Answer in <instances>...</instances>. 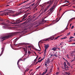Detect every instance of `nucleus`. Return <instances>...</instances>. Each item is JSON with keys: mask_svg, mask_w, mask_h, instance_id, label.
Segmentation results:
<instances>
[{"mask_svg": "<svg viewBox=\"0 0 75 75\" xmlns=\"http://www.w3.org/2000/svg\"><path fill=\"white\" fill-rule=\"evenodd\" d=\"M72 40H70L69 41H68V42H72Z\"/></svg>", "mask_w": 75, "mask_h": 75, "instance_id": "obj_32", "label": "nucleus"}, {"mask_svg": "<svg viewBox=\"0 0 75 75\" xmlns=\"http://www.w3.org/2000/svg\"><path fill=\"white\" fill-rule=\"evenodd\" d=\"M29 70V69L28 68H27V69H26L25 71L26 72L27 71H28Z\"/></svg>", "mask_w": 75, "mask_h": 75, "instance_id": "obj_33", "label": "nucleus"}, {"mask_svg": "<svg viewBox=\"0 0 75 75\" xmlns=\"http://www.w3.org/2000/svg\"><path fill=\"white\" fill-rule=\"evenodd\" d=\"M64 66L65 69H66V70H67V69L69 68L68 66L66 65V63L65 62H64Z\"/></svg>", "mask_w": 75, "mask_h": 75, "instance_id": "obj_6", "label": "nucleus"}, {"mask_svg": "<svg viewBox=\"0 0 75 75\" xmlns=\"http://www.w3.org/2000/svg\"><path fill=\"white\" fill-rule=\"evenodd\" d=\"M57 49V48H56L55 47H53L52 49L51 50H53L54 51H56Z\"/></svg>", "mask_w": 75, "mask_h": 75, "instance_id": "obj_12", "label": "nucleus"}, {"mask_svg": "<svg viewBox=\"0 0 75 75\" xmlns=\"http://www.w3.org/2000/svg\"><path fill=\"white\" fill-rule=\"evenodd\" d=\"M31 47V46H28V48H30V47Z\"/></svg>", "mask_w": 75, "mask_h": 75, "instance_id": "obj_53", "label": "nucleus"}, {"mask_svg": "<svg viewBox=\"0 0 75 75\" xmlns=\"http://www.w3.org/2000/svg\"><path fill=\"white\" fill-rule=\"evenodd\" d=\"M4 45H6V43H4Z\"/></svg>", "mask_w": 75, "mask_h": 75, "instance_id": "obj_61", "label": "nucleus"}, {"mask_svg": "<svg viewBox=\"0 0 75 75\" xmlns=\"http://www.w3.org/2000/svg\"><path fill=\"white\" fill-rule=\"evenodd\" d=\"M50 40V38H48L47 39H46V40L47 41H49V40Z\"/></svg>", "mask_w": 75, "mask_h": 75, "instance_id": "obj_40", "label": "nucleus"}, {"mask_svg": "<svg viewBox=\"0 0 75 75\" xmlns=\"http://www.w3.org/2000/svg\"><path fill=\"white\" fill-rule=\"evenodd\" d=\"M5 23L4 22L0 23V25H5Z\"/></svg>", "mask_w": 75, "mask_h": 75, "instance_id": "obj_14", "label": "nucleus"}, {"mask_svg": "<svg viewBox=\"0 0 75 75\" xmlns=\"http://www.w3.org/2000/svg\"><path fill=\"white\" fill-rule=\"evenodd\" d=\"M10 6V5H6V7H7V6Z\"/></svg>", "mask_w": 75, "mask_h": 75, "instance_id": "obj_60", "label": "nucleus"}, {"mask_svg": "<svg viewBox=\"0 0 75 75\" xmlns=\"http://www.w3.org/2000/svg\"><path fill=\"white\" fill-rule=\"evenodd\" d=\"M21 45H30V43H21Z\"/></svg>", "mask_w": 75, "mask_h": 75, "instance_id": "obj_11", "label": "nucleus"}, {"mask_svg": "<svg viewBox=\"0 0 75 75\" xmlns=\"http://www.w3.org/2000/svg\"><path fill=\"white\" fill-rule=\"evenodd\" d=\"M73 54V53H71V56H73V54Z\"/></svg>", "mask_w": 75, "mask_h": 75, "instance_id": "obj_55", "label": "nucleus"}, {"mask_svg": "<svg viewBox=\"0 0 75 75\" xmlns=\"http://www.w3.org/2000/svg\"><path fill=\"white\" fill-rule=\"evenodd\" d=\"M65 38V39L67 38V37H65L64 38Z\"/></svg>", "mask_w": 75, "mask_h": 75, "instance_id": "obj_51", "label": "nucleus"}, {"mask_svg": "<svg viewBox=\"0 0 75 75\" xmlns=\"http://www.w3.org/2000/svg\"><path fill=\"white\" fill-rule=\"evenodd\" d=\"M45 52H44V55H45V53L46 52V50L47 49V48L49 47V46L48 45H45Z\"/></svg>", "mask_w": 75, "mask_h": 75, "instance_id": "obj_5", "label": "nucleus"}, {"mask_svg": "<svg viewBox=\"0 0 75 75\" xmlns=\"http://www.w3.org/2000/svg\"><path fill=\"white\" fill-rule=\"evenodd\" d=\"M67 12V11H64V12H63V14H62V16H61V17H60V18L63 16V15L66 13V12Z\"/></svg>", "mask_w": 75, "mask_h": 75, "instance_id": "obj_19", "label": "nucleus"}, {"mask_svg": "<svg viewBox=\"0 0 75 75\" xmlns=\"http://www.w3.org/2000/svg\"><path fill=\"white\" fill-rule=\"evenodd\" d=\"M47 9H45V10H44V12L45 13V12L46 11H47Z\"/></svg>", "mask_w": 75, "mask_h": 75, "instance_id": "obj_38", "label": "nucleus"}, {"mask_svg": "<svg viewBox=\"0 0 75 75\" xmlns=\"http://www.w3.org/2000/svg\"><path fill=\"white\" fill-rule=\"evenodd\" d=\"M41 74V75H44V74Z\"/></svg>", "mask_w": 75, "mask_h": 75, "instance_id": "obj_64", "label": "nucleus"}, {"mask_svg": "<svg viewBox=\"0 0 75 75\" xmlns=\"http://www.w3.org/2000/svg\"><path fill=\"white\" fill-rule=\"evenodd\" d=\"M60 18H59V19H58V20L57 21V19H58V18H57L56 19V22H58V21L59 20H60Z\"/></svg>", "mask_w": 75, "mask_h": 75, "instance_id": "obj_20", "label": "nucleus"}, {"mask_svg": "<svg viewBox=\"0 0 75 75\" xmlns=\"http://www.w3.org/2000/svg\"><path fill=\"white\" fill-rule=\"evenodd\" d=\"M47 61H45V66H46L47 65Z\"/></svg>", "mask_w": 75, "mask_h": 75, "instance_id": "obj_24", "label": "nucleus"}, {"mask_svg": "<svg viewBox=\"0 0 75 75\" xmlns=\"http://www.w3.org/2000/svg\"><path fill=\"white\" fill-rule=\"evenodd\" d=\"M15 35V34L14 33H10L8 34V35H7V36L1 37V39L2 40V41H3L7 39H8L9 38H11V36L14 35Z\"/></svg>", "mask_w": 75, "mask_h": 75, "instance_id": "obj_1", "label": "nucleus"}, {"mask_svg": "<svg viewBox=\"0 0 75 75\" xmlns=\"http://www.w3.org/2000/svg\"><path fill=\"white\" fill-rule=\"evenodd\" d=\"M52 72V69H51L50 70V73L51 72Z\"/></svg>", "mask_w": 75, "mask_h": 75, "instance_id": "obj_36", "label": "nucleus"}, {"mask_svg": "<svg viewBox=\"0 0 75 75\" xmlns=\"http://www.w3.org/2000/svg\"><path fill=\"white\" fill-rule=\"evenodd\" d=\"M10 13V12H5L4 13V15H5L6 16H8V14Z\"/></svg>", "mask_w": 75, "mask_h": 75, "instance_id": "obj_10", "label": "nucleus"}, {"mask_svg": "<svg viewBox=\"0 0 75 75\" xmlns=\"http://www.w3.org/2000/svg\"><path fill=\"white\" fill-rule=\"evenodd\" d=\"M18 15V14H15V15H14V16H17Z\"/></svg>", "mask_w": 75, "mask_h": 75, "instance_id": "obj_48", "label": "nucleus"}, {"mask_svg": "<svg viewBox=\"0 0 75 75\" xmlns=\"http://www.w3.org/2000/svg\"><path fill=\"white\" fill-rule=\"evenodd\" d=\"M28 52L29 54H30V53H31V52H30V51H29Z\"/></svg>", "mask_w": 75, "mask_h": 75, "instance_id": "obj_46", "label": "nucleus"}, {"mask_svg": "<svg viewBox=\"0 0 75 75\" xmlns=\"http://www.w3.org/2000/svg\"><path fill=\"white\" fill-rule=\"evenodd\" d=\"M69 73H66V74L65 75H69Z\"/></svg>", "mask_w": 75, "mask_h": 75, "instance_id": "obj_43", "label": "nucleus"}, {"mask_svg": "<svg viewBox=\"0 0 75 75\" xmlns=\"http://www.w3.org/2000/svg\"><path fill=\"white\" fill-rule=\"evenodd\" d=\"M35 5V3H33V4L31 5V6H33Z\"/></svg>", "mask_w": 75, "mask_h": 75, "instance_id": "obj_41", "label": "nucleus"}, {"mask_svg": "<svg viewBox=\"0 0 75 75\" xmlns=\"http://www.w3.org/2000/svg\"><path fill=\"white\" fill-rule=\"evenodd\" d=\"M23 61V60L22 59H20L19 60H18V61L17 63V65H18V63H19V62H20V61Z\"/></svg>", "mask_w": 75, "mask_h": 75, "instance_id": "obj_13", "label": "nucleus"}, {"mask_svg": "<svg viewBox=\"0 0 75 75\" xmlns=\"http://www.w3.org/2000/svg\"><path fill=\"white\" fill-rule=\"evenodd\" d=\"M59 73V72H57L56 73V75H58Z\"/></svg>", "mask_w": 75, "mask_h": 75, "instance_id": "obj_45", "label": "nucleus"}, {"mask_svg": "<svg viewBox=\"0 0 75 75\" xmlns=\"http://www.w3.org/2000/svg\"><path fill=\"white\" fill-rule=\"evenodd\" d=\"M40 41H39V43H38V46H39V48L40 49V46L39 45V43L40 42Z\"/></svg>", "mask_w": 75, "mask_h": 75, "instance_id": "obj_29", "label": "nucleus"}, {"mask_svg": "<svg viewBox=\"0 0 75 75\" xmlns=\"http://www.w3.org/2000/svg\"><path fill=\"white\" fill-rule=\"evenodd\" d=\"M73 38H74V37H70V38L69 40H71V39H72Z\"/></svg>", "mask_w": 75, "mask_h": 75, "instance_id": "obj_30", "label": "nucleus"}, {"mask_svg": "<svg viewBox=\"0 0 75 75\" xmlns=\"http://www.w3.org/2000/svg\"><path fill=\"white\" fill-rule=\"evenodd\" d=\"M30 17V16H28V20H29L30 19V18H31V17Z\"/></svg>", "mask_w": 75, "mask_h": 75, "instance_id": "obj_28", "label": "nucleus"}, {"mask_svg": "<svg viewBox=\"0 0 75 75\" xmlns=\"http://www.w3.org/2000/svg\"><path fill=\"white\" fill-rule=\"evenodd\" d=\"M65 60L67 62V64L69 66L70 65V64H69V63L68 62L67 60L65 59Z\"/></svg>", "mask_w": 75, "mask_h": 75, "instance_id": "obj_18", "label": "nucleus"}, {"mask_svg": "<svg viewBox=\"0 0 75 75\" xmlns=\"http://www.w3.org/2000/svg\"><path fill=\"white\" fill-rule=\"evenodd\" d=\"M26 19H24V18H23V19H22V20L20 21H16V22H14V23L15 24H17L19 23H21L23 21H26Z\"/></svg>", "mask_w": 75, "mask_h": 75, "instance_id": "obj_4", "label": "nucleus"}, {"mask_svg": "<svg viewBox=\"0 0 75 75\" xmlns=\"http://www.w3.org/2000/svg\"><path fill=\"white\" fill-rule=\"evenodd\" d=\"M71 1L74 4H75V0H71Z\"/></svg>", "mask_w": 75, "mask_h": 75, "instance_id": "obj_17", "label": "nucleus"}, {"mask_svg": "<svg viewBox=\"0 0 75 75\" xmlns=\"http://www.w3.org/2000/svg\"><path fill=\"white\" fill-rule=\"evenodd\" d=\"M43 59H41V60H40V61H42Z\"/></svg>", "mask_w": 75, "mask_h": 75, "instance_id": "obj_57", "label": "nucleus"}, {"mask_svg": "<svg viewBox=\"0 0 75 75\" xmlns=\"http://www.w3.org/2000/svg\"><path fill=\"white\" fill-rule=\"evenodd\" d=\"M53 56L55 57H57V56L56 55V54H54Z\"/></svg>", "mask_w": 75, "mask_h": 75, "instance_id": "obj_39", "label": "nucleus"}, {"mask_svg": "<svg viewBox=\"0 0 75 75\" xmlns=\"http://www.w3.org/2000/svg\"><path fill=\"white\" fill-rule=\"evenodd\" d=\"M23 49L24 50V51H25V53H26V55L27 52V48L26 47L25 48H23Z\"/></svg>", "mask_w": 75, "mask_h": 75, "instance_id": "obj_7", "label": "nucleus"}, {"mask_svg": "<svg viewBox=\"0 0 75 75\" xmlns=\"http://www.w3.org/2000/svg\"><path fill=\"white\" fill-rule=\"evenodd\" d=\"M52 4V1H49L47 2V4H49L48 6H47V7L46 8H45V9L47 10L49 8L50 6Z\"/></svg>", "mask_w": 75, "mask_h": 75, "instance_id": "obj_2", "label": "nucleus"}, {"mask_svg": "<svg viewBox=\"0 0 75 75\" xmlns=\"http://www.w3.org/2000/svg\"><path fill=\"white\" fill-rule=\"evenodd\" d=\"M50 74V72L49 73H48V74H46L45 75H49V74Z\"/></svg>", "mask_w": 75, "mask_h": 75, "instance_id": "obj_54", "label": "nucleus"}, {"mask_svg": "<svg viewBox=\"0 0 75 75\" xmlns=\"http://www.w3.org/2000/svg\"><path fill=\"white\" fill-rule=\"evenodd\" d=\"M38 26H39V25H36L35 26V27H38Z\"/></svg>", "mask_w": 75, "mask_h": 75, "instance_id": "obj_59", "label": "nucleus"}, {"mask_svg": "<svg viewBox=\"0 0 75 75\" xmlns=\"http://www.w3.org/2000/svg\"><path fill=\"white\" fill-rule=\"evenodd\" d=\"M61 36H58L56 37L55 38V40H56L59 37H60Z\"/></svg>", "mask_w": 75, "mask_h": 75, "instance_id": "obj_25", "label": "nucleus"}, {"mask_svg": "<svg viewBox=\"0 0 75 75\" xmlns=\"http://www.w3.org/2000/svg\"><path fill=\"white\" fill-rule=\"evenodd\" d=\"M74 26H72V27H71V29H72L73 28H74Z\"/></svg>", "mask_w": 75, "mask_h": 75, "instance_id": "obj_49", "label": "nucleus"}, {"mask_svg": "<svg viewBox=\"0 0 75 75\" xmlns=\"http://www.w3.org/2000/svg\"><path fill=\"white\" fill-rule=\"evenodd\" d=\"M70 32L68 33H67V35H70Z\"/></svg>", "mask_w": 75, "mask_h": 75, "instance_id": "obj_44", "label": "nucleus"}, {"mask_svg": "<svg viewBox=\"0 0 75 75\" xmlns=\"http://www.w3.org/2000/svg\"><path fill=\"white\" fill-rule=\"evenodd\" d=\"M45 61L47 62V64H49L50 63V59L49 58H48L47 59V61Z\"/></svg>", "mask_w": 75, "mask_h": 75, "instance_id": "obj_9", "label": "nucleus"}, {"mask_svg": "<svg viewBox=\"0 0 75 75\" xmlns=\"http://www.w3.org/2000/svg\"><path fill=\"white\" fill-rule=\"evenodd\" d=\"M75 19V18H73L71 19H70L69 21V22L70 23V21H71Z\"/></svg>", "mask_w": 75, "mask_h": 75, "instance_id": "obj_15", "label": "nucleus"}, {"mask_svg": "<svg viewBox=\"0 0 75 75\" xmlns=\"http://www.w3.org/2000/svg\"><path fill=\"white\" fill-rule=\"evenodd\" d=\"M66 57H67L68 58V59H69V56H68V54H67V55H66Z\"/></svg>", "mask_w": 75, "mask_h": 75, "instance_id": "obj_31", "label": "nucleus"}, {"mask_svg": "<svg viewBox=\"0 0 75 75\" xmlns=\"http://www.w3.org/2000/svg\"><path fill=\"white\" fill-rule=\"evenodd\" d=\"M47 21H45L44 19H42V22H43L44 23H45Z\"/></svg>", "mask_w": 75, "mask_h": 75, "instance_id": "obj_23", "label": "nucleus"}, {"mask_svg": "<svg viewBox=\"0 0 75 75\" xmlns=\"http://www.w3.org/2000/svg\"><path fill=\"white\" fill-rule=\"evenodd\" d=\"M40 66H39V67H38L36 69H39L40 68Z\"/></svg>", "mask_w": 75, "mask_h": 75, "instance_id": "obj_35", "label": "nucleus"}, {"mask_svg": "<svg viewBox=\"0 0 75 75\" xmlns=\"http://www.w3.org/2000/svg\"><path fill=\"white\" fill-rule=\"evenodd\" d=\"M74 35L75 36V32L74 33Z\"/></svg>", "mask_w": 75, "mask_h": 75, "instance_id": "obj_63", "label": "nucleus"}, {"mask_svg": "<svg viewBox=\"0 0 75 75\" xmlns=\"http://www.w3.org/2000/svg\"><path fill=\"white\" fill-rule=\"evenodd\" d=\"M66 3V4H67L68 3H69V2H68V1H67V0H65V1L64 2V3Z\"/></svg>", "mask_w": 75, "mask_h": 75, "instance_id": "obj_22", "label": "nucleus"}, {"mask_svg": "<svg viewBox=\"0 0 75 75\" xmlns=\"http://www.w3.org/2000/svg\"><path fill=\"white\" fill-rule=\"evenodd\" d=\"M41 73H40V74H39V75H41Z\"/></svg>", "mask_w": 75, "mask_h": 75, "instance_id": "obj_62", "label": "nucleus"}, {"mask_svg": "<svg viewBox=\"0 0 75 75\" xmlns=\"http://www.w3.org/2000/svg\"><path fill=\"white\" fill-rule=\"evenodd\" d=\"M29 13H25V14L23 16V17H24V19H25V18H26L27 17V16H28V15L29 14Z\"/></svg>", "mask_w": 75, "mask_h": 75, "instance_id": "obj_8", "label": "nucleus"}, {"mask_svg": "<svg viewBox=\"0 0 75 75\" xmlns=\"http://www.w3.org/2000/svg\"><path fill=\"white\" fill-rule=\"evenodd\" d=\"M43 12H41V13L40 14H39V17L41 15L43 14Z\"/></svg>", "mask_w": 75, "mask_h": 75, "instance_id": "obj_26", "label": "nucleus"}, {"mask_svg": "<svg viewBox=\"0 0 75 75\" xmlns=\"http://www.w3.org/2000/svg\"><path fill=\"white\" fill-rule=\"evenodd\" d=\"M64 43V42H61V43H60V45H62V44Z\"/></svg>", "mask_w": 75, "mask_h": 75, "instance_id": "obj_42", "label": "nucleus"}, {"mask_svg": "<svg viewBox=\"0 0 75 75\" xmlns=\"http://www.w3.org/2000/svg\"><path fill=\"white\" fill-rule=\"evenodd\" d=\"M47 69H46V70H45V71L43 73H42V74H45L47 72Z\"/></svg>", "mask_w": 75, "mask_h": 75, "instance_id": "obj_16", "label": "nucleus"}, {"mask_svg": "<svg viewBox=\"0 0 75 75\" xmlns=\"http://www.w3.org/2000/svg\"><path fill=\"white\" fill-rule=\"evenodd\" d=\"M42 61L41 60H39L37 62H39V63H40V62H41Z\"/></svg>", "mask_w": 75, "mask_h": 75, "instance_id": "obj_37", "label": "nucleus"}, {"mask_svg": "<svg viewBox=\"0 0 75 75\" xmlns=\"http://www.w3.org/2000/svg\"><path fill=\"white\" fill-rule=\"evenodd\" d=\"M43 12H41V13L40 14H39V17L41 15L43 14Z\"/></svg>", "mask_w": 75, "mask_h": 75, "instance_id": "obj_27", "label": "nucleus"}, {"mask_svg": "<svg viewBox=\"0 0 75 75\" xmlns=\"http://www.w3.org/2000/svg\"><path fill=\"white\" fill-rule=\"evenodd\" d=\"M37 61V59H35V60H34V62H36Z\"/></svg>", "mask_w": 75, "mask_h": 75, "instance_id": "obj_52", "label": "nucleus"}, {"mask_svg": "<svg viewBox=\"0 0 75 75\" xmlns=\"http://www.w3.org/2000/svg\"><path fill=\"white\" fill-rule=\"evenodd\" d=\"M54 55H52V54H51V57H53Z\"/></svg>", "mask_w": 75, "mask_h": 75, "instance_id": "obj_56", "label": "nucleus"}, {"mask_svg": "<svg viewBox=\"0 0 75 75\" xmlns=\"http://www.w3.org/2000/svg\"><path fill=\"white\" fill-rule=\"evenodd\" d=\"M35 50L36 51H39V52H40V50H39L37 49H35Z\"/></svg>", "mask_w": 75, "mask_h": 75, "instance_id": "obj_34", "label": "nucleus"}, {"mask_svg": "<svg viewBox=\"0 0 75 75\" xmlns=\"http://www.w3.org/2000/svg\"><path fill=\"white\" fill-rule=\"evenodd\" d=\"M68 5H69V4L67 5L66 4H65L64 5H63L62 6H68Z\"/></svg>", "mask_w": 75, "mask_h": 75, "instance_id": "obj_21", "label": "nucleus"}, {"mask_svg": "<svg viewBox=\"0 0 75 75\" xmlns=\"http://www.w3.org/2000/svg\"><path fill=\"white\" fill-rule=\"evenodd\" d=\"M18 39V38L16 39H15V42H16L17 41V40Z\"/></svg>", "mask_w": 75, "mask_h": 75, "instance_id": "obj_50", "label": "nucleus"}, {"mask_svg": "<svg viewBox=\"0 0 75 75\" xmlns=\"http://www.w3.org/2000/svg\"><path fill=\"white\" fill-rule=\"evenodd\" d=\"M3 11H0V13H2V12H3Z\"/></svg>", "mask_w": 75, "mask_h": 75, "instance_id": "obj_47", "label": "nucleus"}, {"mask_svg": "<svg viewBox=\"0 0 75 75\" xmlns=\"http://www.w3.org/2000/svg\"><path fill=\"white\" fill-rule=\"evenodd\" d=\"M54 8V7L53 6V7H52V8H50V9L49 11H50L49 12L47 13V16H49L50 15L51 13H52V11L53 10Z\"/></svg>", "mask_w": 75, "mask_h": 75, "instance_id": "obj_3", "label": "nucleus"}, {"mask_svg": "<svg viewBox=\"0 0 75 75\" xmlns=\"http://www.w3.org/2000/svg\"><path fill=\"white\" fill-rule=\"evenodd\" d=\"M60 39L61 40H63V39H65V38H61Z\"/></svg>", "mask_w": 75, "mask_h": 75, "instance_id": "obj_58", "label": "nucleus"}]
</instances>
